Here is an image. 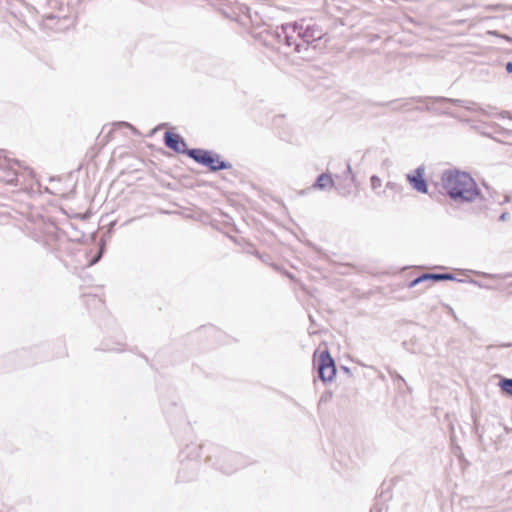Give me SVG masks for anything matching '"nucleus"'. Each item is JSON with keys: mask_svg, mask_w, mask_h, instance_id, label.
<instances>
[{"mask_svg": "<svg viewBox=\"0 0 512 512\" xmlns=\"http://www.w3.org/2000/svg\"><path fill=\"white\" fill-rule=\"evenodd\" d=\"M165 145L177 153H187L189 151L186 147L184 139L177 133L166 132L164 135Z\"/></svg>", "mask_w": 512, "mask_h": 512, "instance_id": "4", "label": "nucleus"}, {"mask_svg": "<svg viewBox=\"0 0 512 512\" xmlns=\"http://www.w3.org/2000/svg\"><path fill=\"white\" fill-rule=\"evenodd\" d=\"M423 108V105H422V101L420 99H418V106H417V109L420 110Z\"/></svg>", "mask_w": 512, "mask_h": 512, "instance_id": "17", "label": "nucleus"}, {"mask_svg": "<svg viewBox=\"0 0 512 512\" xmlns=\"http://www.w3.org/2000/svg\"><path fill=\"white\" fill-rule=\"evenodd\" d=\"M487 208H488V206H487L486 204H482V205L480 206V209H481V210H483V209H487Z\"/></svg>", "mask_w": 512, "mask_h": 512, "instance_id": "18", "label": "nucleus"}, {"mask_svg": "<svg viewBox=\"0 0 512 512\" xmlns=\"http://www.w3.org/2000/svg\"><path fill=\"white\" fill-rule=\"evenodd\" d=\"M407 179L409 180L410 183L413 184L414 187H416V175H408Z\"/></svg>", "mask_w": 512, "mask_h": 512, "instance_id": "13", "label": "nucleus"}, {"mask_svg": "<svg viewBox=\"0 0 512 512\" xmlns=\"http://www.w3.org/2000/svg\"><path fill=\"white\" fill-rule=\"evenodd\" d=\"M371 185H372L373 189H377V188L381 187V179L377 176H372L371 177Z\"/></svg>", "mask_w": 512, "mask_h": 512, "instance_id": "10", "label": "nucleus"}, {"mask_svg": "<svg viewBox=\"0 0 512 512\" xmlns=\"http://www.w3.org/2000/svg\"><path fill=\"white\" fill-rule=\"evenodd\" d=\"M505 69H506L507 73L511 74L512 73V62H508L505 65Z\"/></svg>", "mask_w": 512, "mask_h": 512, "instance_id": "15", "label": "nucleus"}, {"mask_svg": "<svg viewBox=\"0 0 512 512\" xmlns=\"http://www.w3.org/2000/svg\"><path fill=\"white\" fill-rule=\"evenodd\" d=\"M498 386L503 394L512 397V378L502 377Z\"/></svg>", "mask_w": 512, "mask_h": 512, "instance_id": "7", "label": "nucleus"}, {"mask_svg": "<svg viewBox=\"0 0 512 512\" xmlns=\"http://www.w3.org/2000/svg\"><path fill=\"white\" fill-rule=\"evenodd\" d=\"M187 155L212 171L223 170L230 167V165L222 161L217 154L204 149H191L187 151Z\"/></svg>", "mask_w": 512, "mask_h": 512, "instance_id": "2", "label": "nucleus"}, {"mask_svg": "<svg viewBox=\"0 0 512 512\" xmlns=\"http://www.w3.org/2000/svg\"><path fill=\"white\" fill-rule=\"evenodd\" d=\"M437 102H450L456 106H461L468 111L472 112H480L482 114H486L485 110L479 107L475 102L466 101L461 99H450V98H439Z\"/></svg>", "mask_w": 512, "mask_h": 512, "instance_id": "5", "label": "nucleus"}, {"mask_svg": "<svg viewBox=\"0 0 512 512\" xmlns=\"http://www.w3.org/2000/svg\"><path fill=\"white\" fill-rule=\"evenodd\" d=\"M509 201H510V197H509V196H505V197H504V200H503V201H500V202H499V204H500V205H502V204L507 203V202H509Z\"/></svg>", "mask_w": 512, "mask_h": 512, "instance_id": "16", "label": "nucleus"}, {"mask_svg": "<svg viewBox=\"0 0 512 512\" xmlns=\"http://www.w3.org/2000/svg\"><path fill=\"white\" fill-rule=\"evenodd\" d=\"M416 284V280L412 281L411 282V286L415 285Z\"/></svg>", "mask_w": 512, "mask_h": 512, "instance_id": "19", "label": "nucleus"}, {"mask_svg": "<svg viewBox=\"0 0 512 512\" xmlns=\"http://www.w3.org/2000/svg\"><path fill=\"white\" fill-rule=\"evenodd\" d=\"M423 171V168L418 167V192L427 193L428 186L426 180L423 177Z\"/></svg>", "mask_w": 512, "mask_h": 512, "instance_id": "9", "label": "nucleus"}, {"mask_svg": "<svg viewBox=\"0 0 512 512\" xmlns=\"http://www.w3.org/2000/svg\"><path fill=\"white\" fill-rule=\"evenodd\" d=\"M510 219V214L508 212H503L500 216H499V221L501 222H505L507 220Z\"/></svg>", "mask_w": 512, "mask_h": 512, "instance_id": "12", "label": "nucleus"}, {"mask_svg": "<svg viewBox=\"0 0 512 512\" xmlns=\"http://www.w3.org/2000/svg\"><path fill=\"white\" fill-rule=\"evenodd\" d=\"M441 185L444 194L457 205H466L485 199L474 178L459 169H447L442 173Z\"/></svg>", "mask_w": 512, "mask_h": 512, "instance_id": "1", "label": "nucleus"}, {"mask_svg": "<svg viewBox=\"0 0 512 512\" xmlns=\"http://www.w3.org/2000/svg\"><path fill=\"white\" fill-rule=\"evenodd\" d=\"M333 184L334 181L332 177L329 174L323 173L317 178L314 187L317 189H327L332 188Z\"/></svg>", "mask_w": 512, "mask_h": 512, "instance_id": "6", "label": "nucleus"}, {"mask_svg": "<svg viewBox=\"0 0 512 512\" xmlns=\"http://www.w3.org/2000/svg\"><path fill=\"white\" fill-rule=\"evenodd\" d=\"M314 358L317 363L320 379L323 382L331 381L336 375V367L329 351H316Z\"/></svg>", "mask_w": 512, "mask_h": 512, "instance_id": "3", "label": "nucleus"}, {"mask_svg": "<svg viewBox=\"0 0 512 512\" xmlns=\"http://www.w3.org/2000/svg\"><path fill=\"white\" fill-rule=\"evenodd\" d=\"M432 280L435 282L442 281V273H422L418 274V284Z\"/></svg>", "mask_w": 512, "mask_h": 512, "instance_id": "8", "label": "nucleus"}, {"mask_svg": "<svg viewBox=\"0 0 512 512\" xmlns=\"http://www.w3.org/2000/svg\"><path fill=\"white\" fill-rule=\"evenodd\" d=\"M444 280L456 281L458 279L451 273H442V281Z\"/></svg>", "mask_w": 512, "mask_h": 512, "instance_id": "11", "label": "nucleus"}, {"mask_svg": "<svg viewBox=\"0 0 512 512\" xmlns=\"http://www.w3.org/2000/svg\"><path fill=\"white\" fill-rule=\"evenodd\" d=\"M500 117L512 119V117L510 116V112H508V111H502L500 113Z\"/></svg>", "mask_w": 512, "mask_h": 512, "instance_id": "14", "label": "nucleus"}]
</instances>
